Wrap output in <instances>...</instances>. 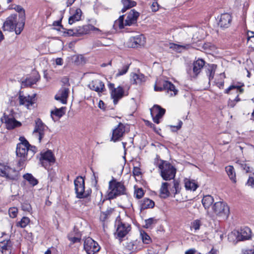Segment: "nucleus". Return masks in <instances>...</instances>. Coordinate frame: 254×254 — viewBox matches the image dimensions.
I'll return each instance as SVG.
<instances>
[{
    "label": "nucleus",
    "instance_id": "34",
    "mask_svg": "<svg viewBox=\"0 0 254 254\" xmlns=\"http://www.w3.org/2000/svg\"><path fill=\"white\" fill-rule=\"evenodd\" d=\"M90 30V26L85 25L82 27H78L75 29V33L76 34V36H78L80 35L86 34L88 33Z\"/></svg>",
    "mask_w": 254,
    "mask_h": 254
},
{
    "label": "nucleus",
    "instance_id": "12",
    "mask_svg": "<svg viewBox=\"0 0 254 254\" xmlns=\"http://www.w3.org/2000/svg\"><path fill=\"white\" fill-rule=\"evenodd\" d=\"M40 163L45 168H47L55 162V158L51 150L41 152L39 158Z\"/></svg>",
    "mask_w": 254,
    "mask_h": 254
},
{
    "label": "nucleus",
    "instance_id": "40",
    "mask_svg": "<svg viewBox=\"0 0 254 254\" xmlns=\"http://www.w3.org/2000/svg\"><path fill=\"white\" fill-rule=\"evenodd\" d=\"M30 223V219L27 217H23L20 221L16 223V226L21 228H25Z\"/></svg>",
    "mask_w": 254,
    "mask_h": 254
},
{
    "label": "nucleus",
    "instance_id": "15",
    "mask_svg": "<svg viewBox=\"0 0 254 254\" xmlns=\"http://www.w3.org/2000/svg\"><path fill=\"white\" fill-rule=\"evenodd\" d=\"M150 113L154 123L159 124V120L165 114V110L160 106L155 105L150 109Z\"/></svg>",
    "mask_w": 254,
    "mask_h": 254
},
{
    "label": "nucleus",
    "instance_id": "30",
    "mask_svg": "<svg viewBox=\"0 0 254 254\" xmlns=\"http://www.w3.org/2000/svg\"><path fill=\"white\" fill-rule=\"evenodd\" d=\"M217 65L214 64H208L205 66V71L210 81L214 77Z\"/></svg>",
    "mask_w": 254,
    "mask_h": 254
},
{
    "label": "nucleus",
    "instance_id": "45",
    "mask_svg": "<svg viewBox=\"0 0 254 254\" xmlns=\"http://www.w3.org/2000/svg\"><path fill=\"white\" fill-rule=\"evenodd\" d=\"M171 48H173L176 50H179L180 48H183L184 49H189L191 47V45L190 44H186L184 45H181L176 44H171Z\"/></svg>",
    "mask_w": 254,
    "mask_h": 254
},
{
    "label": "nucleus",
    "instance_id": "24",
    "mask_svg": "<svg viewBox=\"0 0 254 254\" xmlns=\"http://www.w3.org/2000/svg\"><path fill=\"white\" fill-rule=\"evenodd\" d=\"M19 100L20 105H24L27 109H30V107L34 103L35 96H23L21 94L19 96Z\"/></svg>",
    "mask_w": 254,
    "mask_h": 254
},
{
    "label": "nucleus",
    "instance_id": "31",
    "mask_svg": "<svg viewBox=\"0 0 254 254\" xmlns=\"http://www.w3.org/2000/svg\"><path fill=\"white\" fill-rule=\"evenodd\" d=\"M185 186L187 190L194 191L198 187L194 180L186 178L184 180Z\"/></svg>",
    "mask_w": 254,
    "mask_h": 254
},
{
    "label": "nucleus",
    "instance_id": "23",
    "mask_svg": "<svg viewBox=\"0 0 254 254\" xmlns=\"http://www.w3.org/2000/svg\"><path fill=\"white\" fill-rule=\"evenodd\" d=\"M89 87L92 90L98 93L103 92L105 88L103 82L98 79L92 80L88 85Z\"/></svg>",
    "mask_w": 254,
    "mask_h": 254
},
{
    "label": "nucleus",
    "instance_id": "28",
    "mask_svg": "<svg viewBox=\"0 0 254 254\" xmlns=\"http://www.w3.org/2000/svg\"><path fill=\"white\" fill-rule=\"evenodd\" d=\"M82 14V11L80 8L76 9L75 11L71 13V15L68 18V23L71 25L75 22L80 20Z\"/></svg>",
    "mask_w": 254,
    "mask_h": 254
},
{
    "label": "nucleus",
    "instance_id": "22",
    "mask_svg": "<svg viewBox=\"0 0 254 254\" xmlns=\"http://www.w3.org/2000/svg\"><path fill=\"white\" fill-rule=\"evenodd\" d=\"M69 89L65 87H62L55 96L56 100L60 101L63 104H66L68 96Z\"/></svg>",
    "mask_w": 254,
    "mask_h": 254
},
{
    "label": "nucleus",
    "instance_id": "50",
    "mask_svg": "<svg viewBox=\"0 0 254 254\" xmlns=\"http://www.w3.org/2000/svg\"><path fill=\"white\" fill-rule=\"evenodd\" d=\"M134 194L136 198H140L144 195L143 190L141 188H138L135 190Z\"/></svg>",
    "mask_w": 254,
    "mask_h": 254
},
{
    "label": "nucleus",
    "instance_id": "37",
    "mask_svg": "<svg viewBox=\"0 0 254 254\" xmlns=\"http://www.w3.org/2000/svg\"><path fill=\"white\" fill-rule=\"evenodd\" d=\"M226 171L230 179L234 183L236 182V173L234 168L232 166H228L225 168Z\"/></svg>",
    "mask_w": 254,
    "mask_h": 254
},
{
    "label": "nucleus",
    "instance_id": "38",
    "mask_svg": "<svg viewBox=\"0 0 254 254\" xmlns=\"http://www.w3.org/2000/svg\"><path fill=\"white\" fill-rule=\"evenodd\" d=\"M122 1L124 5V7L122 9V12H125L127 9L130 8L136 5V2L131 0H122Z\"/></svg>",
    "mask_w": 254,
    "mask_h": 254
},
{
    "label": "nucleus",
    "instance_id": "17",
    "mask_svg": "<svg viewBox=\"0 0 254 254\" xmlns=\"http://www.w3.org/2000/svg\"><path fill=\"white\" fill-rule=\"evenodd\" d=\"M1 121L4 122L6 125V128L8 129H13L15 127L21 126V123L17 121L12 115L7 116L4 114L3 118Z\"/></svg>",
    "mask_w": 254,
    "mask_h": 254
},
{
    "label": "nucleus",
    "instance_id": "16",
    "mask_svg": "<svg viewBox=\"0 0 254 254\" xmlns=\"http://www.w3.org/2000/svg\"><path fill=\"white\" fill-rule=\"evenodd\" d=\"M232 21L231 15L228 13H224L220 15L218 24L221 28L225 29L230 26Z\"/></svg>",
    "mask_w": 254,
    "mask_h": 254
},
{
    "label": "nucleus",
    "instance_id": "14",
    "mask_svg": "<svg viewBox=\"0 0 254 254\" xmlns=\"http://www.w3.org/2000/svg\"><path fill=\"white\" fill-rule=\"evenodd\" d=\"M130 226L128 224L123 222H118L115 235L117 236V238L119 239L120 243L122 241V239L130 231Z\"/></svg>",
    "mask_w": 254,
    "mask_h": 254
},
{
    "label": "nucleus",
    "instance_id": "53",
    "mask_svg": "<svg viewBox=\"0 0 254 254\" xmlns=\"http://www.w3.org/2000/svg\"><path fill=\"white\" fill-rule=\"evenodd\" d=\"M241 254H254V247L242 250Z\"/></svg>",
    "mask_w": 254,
    "mask_h": 254
},
{
    "label": "nucleus",
    "instance_id": "42",
    "mask_svg": "<svg viewBox=\"0 0 254 254\" xmlns=\"http://www.w3.org/2000/svg\"><path fill=\"white\" fill-rule=\"evenodd\" d=\"M140 237L142 242L145 244H149L151 242V239L150 236L144 231H141L140 233Z\"/></svg>",
    "mask_w": 254,
    "mask_h": 254
},
{
    "label": "nucleus",
    "instance_id": "26",
    "mask_svg": "<svg viewBox=\"0 0 254 254\" xmlns=\"http://www.w3.org/2000/svg\"><path fill=\"white\" fill-rule=\"evenodd\" d=\"M12 244L10 240L0 242V251L2 254H11Z\"/></svg>",
    "mask_w": 254,
    "mask_h": 254
},
{
    "label": "nucleus",
    "instance_id": "54",
    "mask_svg": "<svg viewBox=\"0 0 254 254\" xmlns=\"http://www.w3.org/2000/svg\"><path fill=\"white\" fill-rule=\"evenodd\" d=\"M68 239L71 242L72 244L79 242L81 239L80 238L77 237H70L69 235L68 236Z\"/></svg>",
    "mask_w": 254,
    "mask_h": 254
},
{
    "label": "nucleus",
    "instance_id": "47",
    "mask_svg": "<svg viewBox=\"0 0 254 254\" xmlns=\"http://www.w3.org/2000/svg\"><path fill=\"white\" fill-rule=\"evenodd\" d=\"M201 225L200 220L198 219L195 220L191 223V229H194V232H195L200 229Z\"/></svg>",
    "mask_w": 254,
    "mask_h": 254
},
{
    "label": "nucleus",
    "instance_id": "63",
    "mask_svg": "<svg viewBox=\"0 0 254 254\" xmlns=\"http://www.w3.org/2000/svg\"><path fill=\"white\" fill-rule=\"evenodd\" d=\"M56 63L58 65H62L63 64V60L61 58H57L56 60Z\"/></svg>",
    "mask_w": 254,
    "mask_h": 254
},
{
    "label": "nucleus",
    "instance_id": "27",
    "mask_svg": "<svg viewBox=\"0 0 254 254\" xmlns=\"http://www.w3.org/2000/svg\"><path fill=\"white\" fill-rule=\"evenodd\" d=\"M205 65V61L202 59H198L194 62L192 65V71L194 76H196L201 71Z\"/></svg>",
    "mask_w": 254,
    "mask_h": 254
},
{
    "label": "nucleus",
    "instance_id": "10",
    "mask_svg": "<svg viewBox=\"0 0 254 254\" xmlns=\"http://www.w3.org/2000/svg\"><path fill=\"white\" fill-rule=\"evenodd\" d=\"M47 127L42 122L40 119L35 120V125L33 131V135L40 142L44 136L45 131Z\"/></svg>",
    "mask_w": 254,
    "mask_h": 254
},
{
    "label": "nucleus",
    "instance_id": "55",
    "mask_svg": "<svg viewBox=\"0 0 254 254\" xmlns=\"http://www.w3.org/2000/svg\"><path fill=\"white\" fill-rule=\"evenodd\" d=\"M159 9V4L158 3L155 1V2H153L152 3V5H151V9H152V11H154V12H155V11H157Z\"/></svg>",
    "mask_w": 254,
    "mask_h": 254
},
{
    "label": "nucleus",
    "instance_id": "43",
    "mask_svg": "<svg viewBox=\"0 0 254 254\" xmlns=\"http://www.w3.org/2000/svg\"><path fill=\"white\" fill-rule=\"evenodd\" d=\"M113 211L114 209L110 208L106 211L101 212L100 216V220L102 221H104L107 219L108 216L110 215Z\"/></svg>",
    "mask_w": 254,
    "mask_h": 254
},
{
    "label": "nucleus",
    "instance_id": "18",
    "mask_svg": "<svg viewBox=\"0 0 254 254\" xmlns=\"http://www.w3.org/2000/svg\"><path fill=\"white\" fill-rule=\"evenodd\" d=\"M125 132V126L122 123H119L118 126L113 130L111 140L116 142L119 140Z\"/></svg>",
    "mask_w": 254,
    "mask_h": 254
},
{
    "label": "nucleus",
    "instance_id": "51",
    "mask_svg": "<svg viewBox=\"0 0 254 254\" xmlns=\"http://www.w3.org/2000/svg\"><path fill=\"white\" fill-rule=\"evenodd\" d=\"M28 152L29 154V159H30L35 153L37 151V148L35 146H32L28 147Z\"/></svg>",
    "mask_w": 254,
    "mask_h": 254
},
{
    "label": "nucleus",
    "instance_id": "21",
    "mask_svg": "<svg viewBox=\"0 0 254 254\" xmlns=\"http://www.w3.org/2000/svg\"><path fill=\"white\" fill-rule=\"evenodd\" d=\"M145 43V38L143 35H138L131 37L129 40L128 46L132 48H137L143 45Z\"/></svg>",
    "mask_w": 254,
    "mask_h": 254
},
{
    "label": "nucleus",
    "instance_id": "52",
    "mask_svg": "<svg viewBox=\"0 0 254 254\" xmlns=\"http://www.w3.org/2000/svg\"><path fill=\"white\" fill-rule=\"evenodd\" d=\"M183 125V122L181 121H179L178 125L177 126H170V127L172 128L173 131H176L179 130Z\"/></svg>",
    "mask_w": 254,
    "mask_h": 254
},
{
    "label": "nucleus",
    "instance_id": "56",
    "mask_svg": "<svg viewBox=\"0 0 254 254\" xmlns=\"http://www.w3.org/2000/svg\"><path fill=\"white\" fill-rule=\"evenodd\" d=\"M22 208L24 211H30V210L31 209V206L30 205V204H27V203L23 204L22 206Z\"/></svg>",
    "mask_w": 254,
    "mask_h": 254
},
{
    "label": "nucleus",
    "instance_id": "64",
    "mask_svg": "<svg viewBox=\"0 0 254 254\" xmlns=\"http://www.w3.org/2000/svg\"><path fill=\"white\" fill-rule=\"evenodd\" d=\"M209 253L210 254H218V251L216 249H212Z\"/></svg>",
    "mask_w": 254,
    "mask_h": 254
},
{
    "label": "nucleus",
    "instance_id": "19",
    "mask_svg": "<svg viewBox=\"0 0 254 254\" xmlns=\"http://www.w3.org/2000/svg\"><path fill=\"white\" fill-rule=\"evenodd\" d=\"M14 9L19 13V23L18 24V28L17 32H21L24 28L25 22V10L20 5H15Z\"/></svg>",
    "mask_w": 254,
    "mask_h": 254
},
{
    "label": "nucleus",
    "instance_id": "3",
    "mask_svg": "<svg viewBox=\"0 0 254 254\" xmlns=\"http://www.w3.org/2000/svg\"><path fill=\"white\" fill-rule=\"evenodd\" d=\"M125 194H126V188L124 184L113 178L109 183L108 198L112 199Z\"/></svg>",
    "mask_w": 254,
    "mask_h": 254
},
{
    "label": "nucleus",
    "instance_id": "39",
    "mask_svg": "<svg viewBox=\"0 0 254 254\" xmlns=\"http://www.w3.org/2000/svg\"><path fill=\"white\" fill-rule=\"evenodd\" d=\"M65 107H62L59 109L56 108L54 110L51 111V117L53 118V116L55 115L59 118L62 117L65 113Z\"/></svg>",
    "mask_w": 254,
    "mask_h": 254
},
{
    "label": "nucleus",
    "instance_id": "2",
    "mask_svg": "<svg viewBox=\"0 0 254 254\" xmlns=\"http://www.w3.org/2000/svg\"><path fill=\"white\" fill-rule=\"evenodd\" d=\"M139 13L134 9L131 10L127 14L122 15L115 21L114 26L122 29L125 26L135 25Z\"/></svg>",
    "mask_w": 254,
    "mask_h": 254
},
{
    "label": "nucleus",
    "instance_id": "11",
    "mask_svg": "<svg viewBox=\"0 0 254 254\" xmlns=\"http://www.w3.org/2000/svg\"><path fill=\"white\" fill-rule=\"evenodd\" d=\"M108 87L111 91V96L113 100L114 104L116 105L118 103L119 100L125 96L124 90L121 86L115 88L114 84L111 83L108 84Z\"/></svg>",
    "mask_w": 254,
    "mask_h": 254
},
{
    "label": "nucleus",
    "instance_id": "1",
    "mask_svg": "<svg viewBox=\"0 0 254 254\" xmlns=\"http://www.w3.org/2000/svg\"><path fill=\"white\" fill-rule=\"evenodd\" d=\"M20 143L17 144L16 154L18 158L17 165L20 169H22L25 166V162L29 159L28 147L30 144L24 137H19Z\"/></svg>",
    "mask_w": 254,
    "mask_h": 254
},
{
    "label": "nucleus",
    "instance_id": "33",
    "mask_svg": "<svg viewBox=\"0 0 254 254\" xmlns=\"http://www.w3.org/2000/svg\"><path fill=\"white\" fill-rule=\"evenodd\" d=\"M145 78L141 73H133L131 76V81L133 84H140L144 82Z\"/></svg>",
    "mask_w": 254,
    "mask_h": 254
},
{
    "label": "nucleus",
    "instance_id": "49",
    "mask_svg": "<svg viewBox=\"0 0 254 254\" xmlns=\"http://www.w3.org/2000/svg\"><path fill=\"white\" fill-rule=\"evenodd\" d=\"M18 213V209L16 207H11L9 209L8 213L11 218H15Z\"/></svg>",
    "mask_w": 254,
    "mask_h": 254
},
{
    "label": "nucleus",
    "instance_id": "61",
    "mask_svg": "<svg viewBox=\"0 0 254 254\" xmlns=\"http://www.w3.org/2000/svg\"><path fill=\"white\" fill-rule=\"evenodd\" d=\"M4 169V165L0 163V176H2Z\"/></svg>",
    "mask_w": 254,
    "mask_h": 254
},
{
    "label": "nucleus",
    "instance_id": "48",
    "mask_svg": "<svg viewBox=\"0 0 254 254\" xmlns=\"http://www.w3.org/2000/svg\"><path fill=\"white\" fill-rule=\"evenodd\" d=\"M156 222V221L155 219H154L153 218H150L145 220V221H144L145 224H144V227L145 228H149L151 226V225L155 223Z\"/></svg>",
    "mask_w": 254,
    "mask_h": 254
},
{
    "label": "nucleus",
    "instance_id": "13",
    "mask_svg": "<svg viewBox=\"0 0 254 254\" xmlns=\"http://www.w3.org/2000/svg\"><path fill=\"white\" fill-rule=\"evenodd\" d=\"M84 249L87 254H95L99 252L100 247L92 238L88 237L85 239Z\"/></svg>",
    "mask_w": 254,
    "mask_h": 254
},
{
    "label": "nucleus",
    "instance_id": "7",
    "mask_svg": "<svg viewBox=\"0 0 254 254\" xmlns=\"http://www.w3.org/2000/svg\"><path fill=\"white\" fill-rule=\"evenodd\" d=\"M154 90L156 91L166 90L168 93L170 92L171 96H175L178 93V90L174 84L168 81H159L154 85Z\"/></svg>",
    "mask_w": 254,
    "mask_h": 254
},
{
    "label": "nucleus",
    "instance_id": "4",
    "mask_svg": "<svg viewBox=\"0 0 254 254\" xmlns=\"http://www.w3.org/2000/svg\"><path fill=\"white\" fill-rule=\"evenodd\" d=\"M158 167L160 170V175L164 180L170 181L175 178L176 169L170 163L162 161Z\"/></svg>",
    "mask_w": 254,
    "mask_h": 254
},
{
    "label": "nucleus",
    "instance_id": "46",
    "mask_svg": "<svg viewBox=\"0 0 254 254\" xmlns=\"http://www.w3.org/2000/svg\"><path fill=\"white\" fill-rule=\"evenodd\" d=\"M236 163L240 166L242 169L246 171L247 173L249 171L250 168L247 166L244 160L239 159L236 161Z\"/></svg>",
    "mask_w": 254,
    "mask_h": 254
},
{
    "label": "nucleus",
    "instance_id": "5",
    "mask_svg": "<svg viewBox=\"0 0 254 254\" xmlns=\"http://www.w3.org/2000/svg\"><path fill=\"white\" fill-rule=\"evenodd\" d=\"M76 197L79 198L87 197L91 193V190H85V183L83 177H77L74 181Z\"/></svg>",
    "mask_w": 254,
    "mask_h": 254
},
{
    "label": "nucleus",
    "instance_id": "20",
    "mask_svg": "<svg viewBox=\"0 0 254 254\" xmlns=\"http://www.w3.org/2000/svg\"><path fill=\"white\" fill-rule=\"evenodd\" d=\"M237 237L238 241H243L250 239L251 236V230L247 227H244L240 230V231H236L233 233Z\"/></svg>",
    "mask_w": 254,
    "mask_h": 254
},
{
    "label": "nucleus",
    "instance_id": "36",
    "mask_svg": "<svg viewBox=\"0 0 254 254\" xmlns=\"http://www.w3.org/2000/svg\"><path fill=\"white\" fill-rule=\"evenodd\" d=\"M214 201L212 196L210 195H205L202 199V203L205 209H208Z\"/></svg>",
    "mask_w": 254,
    "mask_h": 254
},
{
    "label": "nucleus",
    "instance_id": "58",
    "mask_svg": "<svg viewBox=\"0 0 254 254\" xmlns=\"http://www.w3.org/2000/svg\"><path fill=\"white\" fill-rule=\"evenodd\" d=\"M67 34L69 36H76V34L75 33V29L68 30Z\"/></svg>",
    "mask_w": 254,
    "mask_h": 254
},
{
    "label": "nucleus",
    "instance_id": "41",
    "mask_svg": "<svg viewBox=\"0 0 254 254\" xmlns=\"http://www.w3.org/2000/svg\"><path fill=\"white\" fill-rule=\"evenodd\" d=\"M23 178L27 181L30 184L34 186L38 184V180L35 178L31 174H26L23 175Z\"/></svg>",
    "mask_w": 254,
    "mask_h": 254
},
{
    "label": "nucleus",
    "instance_id": "25",
    "mask_svg": "<svg viewBox=\"0 0 254 254\" xmlns=\"http://www.w3.org/2000/svg\"><path fill=\"white\" fill-rule=\"evenodd\" d=\"M4 170L2 177H5L11 180L16 179L18 176V172L14 169L10 168L8 166L4 165Z\"/></svg>",
    "mask_w": 254,
    "mask_h": 254
},
{
    "label": "nucleus",
    "instance_id": "9",
    "mask_svg": "<svg viewBox=\"0 0 254 254\" xmlns=\"http://www.w3.org/2000/svg\"><path fill=\"white\" fill-rule=\"evenodd\" d=\"M19 23V20L17 22V15L13 14L9 16L4 22L3 25V29L5 31H12L14 30L16 34L19 35L21 32L18 33L17 29L18 28V24Z\"/></svg>",
    "mask_w": 254,
    "mask_h": 254
},
{
    "label": "nucleus",
    "instance_id": "60",
    "mask_svg": "<svg viewBox=\"0 0 254 254\" xmlns=\"http://www.w3.org/2000/svg\"><path fill=\"white\" fill-rule=\"evenodd\" d=\"M133 174L135 176H139L141 174L140 169L138 168H134L133 169Z\"/></svg>",
    "mask_w": 254,
    "mask_h": 254
},
{
    "label": "nucleus",
    "instance_id": "35",
    "mask_svg": "<svg viewBox=\"0 0 254 254\" xmlns=\"http://www.w3.org/2000/svg\"><path fill=\"white\" fill-rule=\"evenodd\" d=\"M168 183L164 182L162 184L160 189V195L163 198H166L169 195V191L168 189Z\"/></svg>",
    "mask_w": 254,
    "mask_h": 254
},
{
    "label": "nucleus",
    "instance_id": "44",
    "mask_svg": "<svg viewBox=\"0 0 254 254\" xmlns=\"http://www.w3.org/2000/svg\"><path fill=\"white\" fill-rule=\"evenodd\" d=\"M129 68L128 65H124L121 68H119L118 70V72L116 74V77H118L121 75H123L127 73Z\"/></svg>",
    "mask_w": 254,
    "mask_h": 254
},
{
    "label": "nucleus",
    "instance_id": "8",
    "mask_svg": "<svg viewBox=\"0 0 254 254\" xmlns=\"http://www.w3.org/2000/svg\"><path fill=\"white\" fill-rule=\"evenodd\" d=\"M242 85H231L226 90V93L230 94H236V97L233 99H229L228 106L230 108H233L236 104L240 101V99L239 98L240 94H242L244 92V89L242 88Z\"/></svg>",
    "mask_w": 254,
    "mask_h": 254
},
{
    "label": "nucleus",
    "instance_id": "62",
    "mask_svg": "<svg viewBox=\"0 0 254 254\" xmlns=\"http://www.w3.org/2000/svg\"><path fill=\"white\" fill-rule=\"evenodd\" d=\"M195 253V250L193 249H190L189 250H187L185 252V254H194Z\"/></svg>",
    "mask_w": 254,
    "mask_h": 254
},
{
    "label": "nucleus",
    "instance_id": "6",
    "mask_svg": "<svg viewBox=\"0 0 254 254\" xmlns=\"http://www.w3.org/2000/svg\"><path fill=\"white\" fill-rule=\"evenodd\" d=\"M214 213L218 217L223 219H227L229 215V207L224 202L218 201L215 202L212 206Z\"/></svg>",
    "mask_w": 254,
    "mask_h": 254
},
{
    "label": "nucleus",
    "instance_id": "59",
    "mask_svg": "<svg viewBox=\"0 0 254 254\" xmlns=\"http://www.w3.org/2000/svg\"><path fill=\"white\" fill-rule=\"evenodd\" d=\"M247 184L249 186L254 185V178L253 177H250L248 180Z\"/></svg>",
    "mask_w": 254,
    "mask_h": 254
},
{
    "label": "nucleus",
    "instance_id": "57",
    "mask_svg": "<svg viewBox=\"0 0 254 254\" xmlns=\"http://www.w3.org/2000/svg\"><path fill=\"white\" fill-rule=\"evenodd\" d=\"M174 188L175 190V193H177L179 192L180 188L179 186V184L178 182H174Z\"/></svg>",
    "mask_w": 254,
    "mask_h": 254
},
{
    "label": "nucleus",
    "instance_id": "32",
    "mask_svg": "<svg viewBox=\"0 0 254 254\" xmlns=\"http://www.w3.org/2000/svg\"><path fill=\"white\" fill-rule=\"evenodd\" d=\"M154 202L147 198H144L140 202V207L141 209L152 208L154 206Z\"/></svg>",
    "mask_w": 254,
    "mask_h": 254
},
{
    "label": "nucleus",
    "instance_id": "29",
    "mask_svg": "<svg viewBox=\"0 0 254 254\" xmlns=\"http://www.w3.org/2000/svg\"><path fill=\"white\" fill-rule=\"evenodd\" d=\"M40 78V76L38 74L33 75L29 78H27L24 81H23L22 86H30L35 84L39 80Z\"/></svg>",
    "mask_w": 254,
    "mask_h": 254
}]
</instances>
